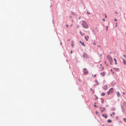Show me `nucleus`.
<instances>
[{
  "label": "nucleus",
  "instance_id": "obj_1",
  "mask_svg": "<svg viewBox=\"0 0 126 126\" xmlns=\"http://www.w3.org/2000/svg\"><path fill=\"white\" fill-rule=\"evenodd\" d=\"M107 58L108 60H109L110 63V64L111 65L112 64V59L111 57L109 55H108L107 56Z\"/></svg>",
  "mask_w": 126,
  "mask_h": 126
},
{
  "label": "nucleus",
  "instance_id": "obj_2",
  "mask_svg": "<svg viewBox=\"0 0 126 126\" xmlns=\"http://www.w3.org/2000/svg\"><path fill=\"white\" fill-rule=\"evenodd\" d=\"M82 25L83 27L87 28L88 27L87 24L84 21H82Z\"/></svg>",
  "mask_w": 126,
  "mask_h": 126
},
{
  "label": "nucleus",
  "instance_id": "obj_3",
  "mask_svg": "<svg viewBox=\"0 0 126 126\" xmlns=\"http://www.w3.org/2000/svg\"><path fill=\"white\" fill-rule=\"evenodd\" d=\"M113 92V88H110L108 92L107 93L108 95L111 94Z\"/></svg>",
  "mask_w": 126,
  "mask_h": 126
},
{
  "label": "nucleus",
  "instance_id": "obj_4",
  "mask_svg": "<svg viewBox=\"0 0 126 126\" xmlns=\"http://www.w3.org/2000/svg\"><path fill=\"white\" fill-rule=\"evenodd\" d=\"M83 71L84 74H87L88 73V72L86 68H84L83 69Z\"/></svg>",
  "mask_w": 126,
  "mask_h": 126
},
{
  "label": "nucleus",
  "instance_id": "obj_5",
  "mask_svg": "<svg viewBox=\"0 0 126 126\" xmlns=\"http://www.w3.org/2000/svg\"><path fill=\"white\" fill-rule=\"evenodd\" d=\"M83 57L84 58H89V56H88L87 54L86 53H84L83 55Z\"/></svg>",
  "mask_w": 126,
  "mask_h": 126
},
{
  "label": "nucleus",
  "instance_id": "obj_6",
  "mask_svg": "<svg viewBox=\"0 0 126 126\" xmlns=\"http://www.w3.org/2000/svg\"><path fill=\"white\" fill-rule=\"evenodd\" d=\"M100 108L101 110V111L102 112L103 111H104L105 110V109L104 107H100Z\"/></svg>",
  "mask_w": 126,
  "mask_h": 126
},
{
  "label": "nucleus",
  "instance_id": "obj_7",
  "mask_svg": "<svg viewBox=\"0 0 126 126\" xmlns=\"http://www.w3.org/2000/svg\"><path fill=\"white\" fill-rule=\"evenodd\" d=\"M102 116L105 118H106L107 117V116L106 114H102Z\"/></svg>",
  "mask_w": 126,
  "mask_h": 126
},
{
  "label": "nucleus",
  "instance_id": "obj_8",
  "mask_svg": "<svg viewBox=\"0 0 126 126\" xmlns=\"http://www.w3.org/2000/svg\"><path fill=\"white\" fill-rule=\"evenodd\" d=\"M89 36H85V38L87 41H88V39L89 38Z\"/></svg>",
  "mask_w": 126,
  "mask_h": 126
},
{
  "label": "nucleus",
  "instance_id": "obj_9",
  "mask_svg": "<svg viewBox=\"0 0 126 126\" xmlns=\"http://www.w3.org/2000/svg\"><path fill=\"white\" fill-rule=\"evenodd\" d=\"M79 42L80 44H81V45H82L83 46H85L84 42H82L81 41H80Z\"/></svg>",
  "mask_w": 126,
  "mask_h": 126
},
{
  "label": "nucleus",
  "instance_id": "obj_10",
  "mask_svg": "<svg viewBox=\"0 0 126 126\" xmlns=\"http://www.w3.org/2000/svg\"><path fill=\"white\" fill-rule=\"evenodd\" d=\"M116 94H117V96L119 97L121 95L119 93V92H116Z\"/></svg>",
  "mask_w": 126,
  "mask_h": 126
},
{
  "label": "nucleus",
  "instance_id": "obj_11",
  "mask_svg": "<svg viewBox=\"0 0 126 126\" xmlns=\"http://www.w3.org/2000/svg\"><path fill=\"white\" fill-rule=\"evenodd\" d=\"M123 60V64H124L126 65V61H125L122 58Z\"/></svg>",
  "mask_w": 126,
  "mask_h": 126
},
{
  "label": "nucleus",
  "instance_id": "obj_12",
  "mask_svg": "<svg viewBox=\"0 0 126 126\" xmlns=\"http://www.w3.org/2000/svg\"><path fill=\"white\" fill-rule=\"evenodd\" d=\"M114 61L115 62V63L116 64H117V62L116 61V59L115 58H114Z\"/></svg>",
  "mask_w": 126,
  "mask_h": 126
},
{
  "label": "nucleus",
  "instance_id": "obj_13",
  "mask_svg": "<svg viewBox=\"0 0 126 126\" xmlns=\"http://www.w3.org/2000/svg\"><path fill=\"white\" fill-rule=\"evenodd\" d=\"M100 71H102L104 69V67L103 66H101V67L100 68Z\"/></svg>",
  "mask_w": 126,
  "mask_h": 126
},
{
  "label": "nucleus",
  "instance_id": "obj_14",
  "mask_svg": "<svg viewBox=\"0 0 126 126\" xmlns=\"http://www.w3.org/2000/svg\"><path fill=\"white\" fill-rule=\"evenodd\" d=\"M107 85H105L103 87L104 89L105 90H106L107 89Z\"/></svg>",
  "mask_w": 126,
  "mask_h": 126
},
{
  "label": "nucleus",
  "instance_id": "obj_15",
  "mask_svg": "<svg viewBox=\"0 0 126 126\" xmlns=\"http://www.w3.org/2000/svg\"><path fill=\"white\" fill-rule=\"evenodd\" d=\"M79 33L81 35H85V34L84 33H82L81 31H80Z\"/></svg>",
  "mask_w": 126,
  "mask_h": 126
},
{
  "label": "nucleus",
  "instance_id": "obj_16",
  "mask_svg": "<svg viewBox=\"0 0 126 126\" xmlns=\"http://www.w3.org/2000/svg\"><path fill=\"white\" fill-rule=\"evenodd\" d=\"M101 75L102 76H104L105 75V73L104 72H102L101 73Z\"/></svg>",
  "mask_w": 126,
  "mask_h": 126
},
{
  "label": "nucleus",
  "instance_id": "obj_17",
  "mask_svg": "<svg viewBox=\"0 0 126 126\" xmlns=\"http://www.w3.org/2000/svg\"><path fill=\"white\" fill-rule=\"evenodd\" d=\"M107 122L108 123H110L111 122V120L109 119L107 121Z\"/></svg>",
  "mask_w": 126,
  "mask_h": 126
},
{
  "label": "nucleus",
  "instance_id": "obj_18",
  "mask_svg": "<svg viewBox=\"0 0 126 126\" xmlns=\"http://www.w3.org/2000/svg\"><path fill=\"white\" fill-rule=\"evenodd\" d=\"M105 95L104 93H102L101 94V96H104Z\"/></svg>",
  "mask_w": 126,
  "mask_h": 126
},
{
  "label": "nucleus",
  "instance_id": "obj_19",
  "mask_svg": "<svg viewBox=\"0 0 126 126\" xmlns=\"http://www.w3.org/2000/svg\"><path fill=\"white\" fill-rule=\"evenodd\" d=\"M93 44L94 46H95L96 45V42L95 41H94V42L93 43Z\"/></svg>",
  "mask_w": 126,
  "mask_h": 126
},
{
  "label": "nucleus",
  "instance_id": "obj_20",
  "mask_svg": "<svg viewBox=\"0 0 126 126\" xmlns=\"http://www.w3.org/2000/svg\"><path fill=\"white\" fill-rule=\"evenodd\" d=\"M123 121L125 123L126 122V118H124L123 119Z\"/></svg>",
  "mask_w": 126,
  "mask_h": 126
},
{
  "label": "nucleus",
  "instance_id": "obj_21",
  "mask_svg": "<svg viewBox=\"0 0 126 126\" xmlns=\"http://www.w3.org/2000/svg\"><path fill=\"white\" fill-rule=\"evenodd\" d=\"M114 69L115 70H117V71H118V70H119V69H118V68H114Z\"/></svg>",
  "mask_w": 126,
  "mask_h": 126
},
{
  "label": "nucleus",
  "instance_id": "obj_22",
  "mask_svg": "<svg viewBox=\"0 0 126 126\" xmlns=\"http://www.w3.org/2000/svg\"><path fill=\"white\" fill-rule=\"evenodd\" d=\"M95 83L97 84H98L97 83V80H95Z\"/></svg>",
  "mask_w": 126,
  "mask_h": 126
},
{
  "label": "nucleus",
  "instance_id": "obj_23",
  "mask_svg": "<svg viewBox=\"0 0 126 126\" xmlns=\"http://www.w3.org/2000/svg\"><path fill=\"white\" fill-rule=\"evenodd\" d=\"M96 76V75H94L93 76V77H95Z\"/></svg>",
  "mask_w": 126,
  "mask_h": 126
},
{
  "label": "nucleus",
  "instance_id": "obj_24",
  "mask_svg": "<svg viewBox=\"0 0 126 126\" xmlns=\"http://www.w3.org/2000/svg\"><path fill=\"white\" fill-rule=\"evenodd\" d=\"M102 20L103 21H105V19H102Z\"/></svg>",
  "mask_w": 126,
  "mask_h": 126
},
{
  "label": "nucleus",
  "instance_id": "obj_25",
  "mask_svg": "<svg viewBox=\"0 0 126 126\" xmlns=\"http://www.w3.org/2000/svg\"><path fill=\"white\" fill-rule=\"evenodd\" d=\"M123 56L125 57L126 58V55H123Z\"/></svg>",
  "mask_w": 126,
  "mask_h": 126
},
{
  "label": "nucleus",
  "instance_id": "obj_26",
  "mask_svg": "<svg viewBox=\"0 0 126 126\" xmlns=\"http://www.w3.org/2000/svg\"><path fill=\"white\" fill-rule=\"evenodd\" d=\"M98 113V111H95V113H96L97 114Z\"/></svg>",
  "mask_w": 126,
  "mask_h": 126
},
{
  "label": "nucleus",
  "instance_id": "obj_27",
  "mask_svg": "<svg viewBox=\"0 0 126 126\" xmlns=\"http://www.w3.org/2000/svg\"><path fill=\"white\" fill-rule=\"evenodd\" d=\"M114 20L115 21H117V19H116V18H115Z\"/></svg>",
  "mask_w": 126,
  "mask_h": 126
},
{
  "label": "nucleus",
  "instance_id": "obj_28",
  "mask_svg": "<svg viewBox=\"0 0 126 126\" xmlns=\"http://www.w3.org/2000/svg\"><path fill=\"white\" fill-rule=\"evenodd\" d=\"M116 25H115V27H117V23H116Z\"/></svg>",
  "mask_w": 126,
  "mask_h": 126
},
{
  "label": "nucleus",
  "instance_id": "obj_29",
  "mask_svg": "<svg viewBox=\"0 0 126 126\" xmlns=\"http://www.w3.org/2000/svg\"><path fill=\"white\" fill-rule=\"evenodd\" d=\"M94 107H96V105L94 104Z\"/></svg>",
  "mask_w": 126,
  "mask_h": 126
},
{
  "label": "nucleus",
  "instance_id": "obj_30",
  "mask_svg": "<svg viewBox=\"0 0 126 126\" xmlns=\"http://www.w3.org/2000/svg\"><path fill=\"white\" fill-rule=\"evenodd\" d=\"M105 18H106L107 17V16L106 15H105Z\"/></svg>",
  "mask_w": 126,
  "mask_h": 126
},
{
  "label": "nucleus",
  "instance_id": "obj_31",
  "mask_svg": "<svg viewBox=\"0 0 126 126\" xmlns=\"http://www.w3.org/2000/svg\"><path fill=\"white\" fill-rule=\"evenodd\" d=\"M68 25H66V27L67 28H68Z\"/></svg>",
  "mask_w": 126,
  "mask_h": 126
},
{
  "label": "nucleus",
  "instance_id": "obj_32",
  "mask_svg": "<svg viewBox=\"0 0 126 126\" xmlns=\"http://www.w3.org/2000/svg\"><path fill=\"white\" fill-rule=\"evenodd\" d=\"M87 13L88 14H90V13H89V12H87Z\"/></svg>",
  "mask_w": 126,
  "mask_h": 126
},
{
  "label": "nucleus",
  "instance_id": "obj_33",
  "mask_svg": "<svg viewBox=\"0 0 126 126\" xmlns=\"http://www.w3.org/2000/svg\"><path fill=\"white\" fill-rule=\"evenodd\" d=\"M112 114L113 115H114L115 114V113L114 112H113Z\"/></svg>",
  "mask_w": 126,
  "mask_h": 126
},
{
  "label": "nucleus",
  "instance_id": "obj_34",
  "mask_svg": "<svg viewBox=\"0 0 126 126\" xmlns=\"http://www.w3.org/2000/svg\"><path fill=\"white\" fill-rule=\"evenodd\" d=\"M73 53L72 50H71V54H72Z\"/></svg>",
  "mask_w": 126,
  "mask_h": 126
},
{
  "label": "nucleus",
  "instance_id": "obj_35",
  "mask_svg": "<svg viewBox=\"0 0 126 126\" xmlns=\"http://www.w3.org/2000/svg\"><path fill=\"white\" fill-rule=\"evenodd\" d=\"M110 115L111 116V117H113L112 116V114H110Z\"/></svg>",
  "mask_w": 126,
  "mask_h": 126
},
{
  "label": "nucleus",
  "instance_id": "obj_36",
  "mask_svg": "<svg viewBox=\"0 0 126 126\" xmlns=\"http://www.w3.org/2000/svg\"><path fill=\"white\" fill-rule=\"evenodd\" d=\"M123 94L124 95V94H125V93H124V92H123Z\"/></svg>",
  "mask_w": 126,
  "mask_h": 126
},
{
  "label": "nucleus",
  "instance_id": "obj_37",
  "mask_svg": "<svg viewBox=\"0 0 126 126\" xmlns=\"http://www.w3.org/2000/svg\"><path fill=\"white\" fill-rule=\"evenodd\" d=\"M74 46V44H72V45H71V46H72V47H73V46Z\"/></svg>",
  "mask_w": 126,
  "mask_h": 126
},
{
  "label": "nucleus",
  "instance_id": "obj_38",
  "mask_svg": "<svg viewBox=\"0 0 126 126\" xmlns=\"http://www.w3.org/2000/svg\"><path fill=\"white\" fill-rule=\"evenodd\" d=\"M80 18H81V17H79V19H80Z\"/></svg>",
  "mask_w": 126,
  "mask_h": 126
},
{
  "label": "nucleus",
  "instance_id": "obj_39",
  "mask_svg": "<svg viewBox=\"0 0 126 126\" xmlns=\"http://www.w3.org/2000/svg\"><path fill=\"white\" fill-rule=\"evenodd\" d=\"M108 30V27L107 26V31Z\"/></svg>",
  "mask_w": 126,
  "mask_h": 126
},
{
  "label": "nucleus",
  "instance_id": "obj_40",
  "mask_svg": "<svg viewBox=\"0 0 126 126\" xmlns=\"http://www.w3.org/2000/svg\"><path fill=\"white\" fill-rule=\"evenodd\" d=\"M100 65L101 66V67L102 66V64H100Z\"/></svg>",
  "mask_w": 126,
  "mask_h": 126
},
{
  "label": "nucleus",
  "instance_id": "obj_41",
  "mask_svg": "<svg viewBox=\"0 0 126 126\" xmlns=\"http://www.w3.org/2000/svg\"><path fill=\"white\" fill-rule=\"evenodd\" d=\"M105 64H106V61H105Z\"/></svg>",
  "mask_w": 126,
  "mask_h": 126
},
{
  "label": "nucleus",
  "instance_id": "obj_42",
  "mask_svg": "<svg viewBox=\"0 0 126 126\" xmlns=\"http://www.w3.org/2000/svg\"><path fill=\"white\" fill-rule=\"evenodd\" d=\"M106 66H108V64H106Z\"/></svg>",
  "mask_w": 126,
  "mask_h": 126
},
{
  "label": "nucleus",
  "instance_id": "obj_43",
  "mask_svg": "<svg viewBox=\"0 0 126 126\" xmlns=\"http://www.w3.org/2000/svg\"><path fill=\"white\" fill-rule=\"evenodd\" d=\"M90 90H93L92 89H90Z\"/></svg>",
  "mask_w": 126,
  "mask_h": 126
},
{
  "label": "nucleus",
  "instance_id": "obj_44",
  "mask_svg": "<svg viewBox=\"0 0 126 126\" xmlns=\"http://www.w3.org/2000/svg\"><path fill=\"white\" fill-rule=\"evenodd\" d=\"M113 74H114V72H113Z\"/></svg>",
  "mask_w": 126,
  "mask_h": 126
},
{
  "label": "nucleus",
  "instance_id": "obj_45",
  "mask_svg": "<svg viewBox=\"0 0 126 126\" xmlns=\"http://www.w3.org/2000/svg\"><path fill=\"white\" fill-rule=\"evenodd\" d=\"M72 25H70V26H72Z\"/></svg>",
  "mask_w": 126,
  "mask_h": 126
},
{
  "label": "nucleus",
  "instance_id": "obj_46",
  "mask_svg": "<svg viewBox=\"0 0 126 126\" xmlns=\"http://www.w3.org/2000/svg\"><path fill=\"white\" fill-rule=\"evenodd\" d=\"M111 71H112V69H111Z\"/></svg>",
  "mask_w": 126,
  "mask_h": 126
},
{
  "label": "nucleus",
  "instance_id": "obj_47",
  "mask_svg": "<svg viewBox=\"0 0 126 126\" xmlns=\"http://www.w3.org/2000/svg\"><path fill=\"white\" fill-rule=\"evenodd\" d=\"M68 0V1H69L70 0Z\"/></svg>",
  "mask_w": 126,
  "mask_h": 126
},
{
  "label": "nucleus",
  "instance_id": "obj_48",
  "mask_svg": "<svg viewBox=\"0 0 126 126\" xmlns=\"http://www.w3.org/2000/svg\"><path fill=\"white\" fill-rule=\"evenodd\" d=\"M116 13H117V12Z\"/></svg>",
  "mask_w": 126,
  "mask_h": 126
},
{
  "label": "nucleus",
  "instance_id": "obj_49",
  "mask_svg": "<svg viewBox=\"0 0 126 126\" xmlns=\"http://www.w3.org/2000/svg\"><path fill=\"white\" fill-rule=\"evenodd\" d=\"M116 13H117V12Z\"/></svg>",
  "mask_w": 126,
  "mask_h": 126
},
{
  "label": "nucleus",
  "instance_id": "obj_50",
  "mask_svg": "<svg viewBox=\"0 0 126 126\" xmlns=\"http://www.w3.org/2000/svg\"><path fill=\"white\" fill-rule=\"evenodd\" d=\"M116 13H117V12Z\"/></svg>",
  "mask_w": 126,
  "mask_h": 126
}]
</instances>
